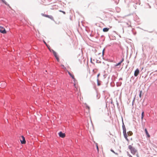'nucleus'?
Here are the masks:
<instances>
[{"label":"nucleus","mask_w":157,"mask_h":157,"mask_svg":"<svg viewBox=\"0 0 157 157\" xmlns=\"http://www.w3.org/2000/svg\"><path fill=\"white\" fill-rule=\"evenodd\" d=\"M144 111H142L141 113V116L144 117Z\"/></svg>","instance_id":"393cba45"},{"label":"nucleus","mask_w":157,"mask_h":157,"mask_svg":"<svg viewBox=\"0 0 157 157\" xmlns=\"http://www.w3.org/2000/svg\"><path fill=\"white\" fill-rule=\"evenodd\" d=\"M41 15L43 16H44L45 17H48V15H46V14H44L43 13H41Z\"/></svg>","instance_id":"ddd939ff"},{"label":"nucleus","mask_w":157,"mask_h":157,"mask_svg":"<svg viewBox=\"0 0 157 157\" xmlns=\"http://www.w3.org/2000/svg\"><path fill=\"white\" fill-rule=\"evenodd\" d=\"M100 75V73H99L98 75H97V77L98 78V77L99 76V75Z\"/></svg>","instance_id":"4c0bfd02"},{"label":"nucleus","mask_w":157,"mask_h":157,"mask_svg":"<svg viewBox=\"0 0 157 157\" xmlns=\"http://www.w3.org/2000/svg\"><path fill=\"white\" fill-rule=\"evenodd\" d=\"M58 134L59 137L61 138H64L65 136V134L64 133H63L62 132H60Z\"/></svg>","instance_id":"20e7f679"},{"label":"nucleus","mask_w":157,"mask_h":157,"mask_svg":"<svg viewBox=\"0 0 157 157\" xmlns=\"http://www.w3.org/2000/svg\"><path fill=\"white\" fill-rule=\"evenodd\" d=\"M56 59L57 61L58 62H59V57H58V56H57V57H56Z\"/></svg>","instance_id":"412c9836"},{"label":"nucleus","mask_w":157,"mask_h":157,"mask_svg":"<svg viewBox=\"0 0 157 157\" xmlns=\"http://www.w3.org/2000/svg\"><path fill=\"white\" fill-rule=\"evenodd\" d=\"M43 42H44V43L45 44V45H46V44H47L46 42L44 41V40H43Z\"/></svg>","instance_id":"58836bf2"},{"label":"nucleus","mask_w":157,"mask_h":157,"mask_svg":"<svg viewBox=\"0 0 157 157\" xmlns=\"http://www.w3.org/2000/svg\"><path fill=\"white\" fill-rule=\"evenodd\" d=\"M144 117H142V116H141V121H143V119Z\"/></svg>","instance_id":"f704fd0d"},{"label":"nucleus","mask_w":157,"mask_h":157,"mask_svg":"<svg viewBox=\"0 0 157 157\" xmlns=\"http://www.w3.org/2000/svg\"><path fill=\"white\" fill-rule=\"evenodd\" d=\"M126 25H128V27H130L131 26L130 25H128V23H126Z\"/></svg>","instance_id":"72a5a7b5"},{"label":"nucleus","mask_w":157,"mask_h":157,"mask_svg":"<svg viewBox=\"0 0 157 157\" xmlns=\"http://www.w3.org/2000/svg\"><path fill=\"white\" fill-rule=\"evenodd\" d=\"M122 128H123V132H126V129L125 128V125H124L122 118Z\"/></svg>","instance_id":"39448f33"},{"label":"nucleus","mask_w":157,"mask_h":157,"mask_svg":"<svg viewBox=\"0 0 157 157\" xmlns=\"http://www.w3.org/2000/svg\"><path fill=\"white\" fill-rule=\"evenodd\" d=\"M111 151L112 152H113V153H114L115 154H116V155H117V154H118L117 153H116L114 151H113V150H112V149H111Z\"/></svg>","instance_id":"a878e982"},{"label":"nucleus","mask_w":157,"mask_h":157,"mask_svg":"<svg viewBox=\"0 0 157 157\" xmlns=\"http://www.w3.org/2000/svg\"><path fill=\"white\" fill-rule=\"evenodd\" d=\"M121 62H119L118 63H117L115 65V66H120V65H121Z\"/></svg>","instance_id":"4468645a"},{"label":"nucleus","mask_w":157,"mask_h":157,"mask_svg":"<svg viewBox=\"0 0 157 157\" xmlns=\"http://www.w3.org/2000/svg\"><path fill=\"white\" fill-rule=\"evenodd\" d=\"M59 11L60 12H62V13H63L64 14H65V13H66L65 12H64V11H62V10H59Z\"/></svg>","instance_id":"bb28decb"},{"label":"nucleus","mask_w":157,"mask_h":157,"mask_svg":"<svg viewBox=\"0 0 157 157\" xmlns=\"http://www.w3.org/2000/svg\"><path fill=\"white\" fill-rule=\"evenodd\" d=\"M139 73V70L138 68H137L135 71L134 73V75L135 77L137 76Z\"/></svg>","instance_id":"0eeeda50"},{"label":"nucleus","mask_w":157,"mask_h":157,"mask_svg":"<svg viewBox=\"0 0 157 157\" xmlns=\"http://www.w3.org/2000/svg\"><path fill=\"white\" fill-rule=\"evenodd\" d=\"M48 17L50 18L51 20H52L54 21H55V20L53 18V17L52 15H48Z\"/></svg>","instance_id":"9b49d317"},{"label":"nucleus","mask_w":157,"mask_h":157,"mask_svg":"<svg viewBox=\"0 0 157 157\" xmlns=\"http://www.w3.org/2000/svg\"><path fill=\"white\" fill-rule=\"evenodd\" d=\"M0 32L3 34H5L6 33L5 29L2 26H0Z\"/></svg>","instance_id":"7ed1b4c3"},{"label":"nucleus","mask_w":157,"mask_h":157,"mask_svg":"<svg viewBox=\"0 0 157 157\" xmlns=\"http://www.w3.org/2000/svg\"><path fill=\"white\" fill-rule=\"evenodd\" d=\"M56 59L57 61L58 62H59V57H58V56H57V57H56Z\"/></svg>","instance_id":"4be33fe9"},{"label":"nucleus","mask_w":157,"mask_h":157,"mask_svg":"<svg viewBox=\"0 0 157 157\" xmlns=\"http://www.w3.org/2000/svg\"><path fill=\"white\" fill-rule=\"evenodd\" d=\"M51 52H52L53 53H54V52H55L53 49H51L50 50H49Z\"/></svg>","instance_id":"5701e85b"},{"label":"nucleus","mask_w":157,"mask_h":157,"mask_svg":"<svg viewBox=\"0 0 157 157\" xmlns=\"http://www.w3.org/2000/svg\"><path fill=\"white\" fill-rule=\"evenodd\" d=\"M129 156V157H132L129 154L128 155Z\"/></svg>","instance_id":"ea45409f"},{"label":"nucleus","mask_w":157,"mask_h":157,"mask_svg":"<svg viewBox=\"0 0 157 157\" xmlns=\"http://www.w3.org/2000/svg\"><path fill=\"white\" fill-rule=\"evenodd\" d=\"M133 101H134V100H133V102H132V105H133Z\"/></svg>","instance_id":"c03bdc74"},{"label":"nucleus","mask_w":157,"mask_h":157,"mask_svg":"<svg viewBox=\"0 0 157 157\" xmlns=\"http://www.w3.org/2000/svg\"><path fill=\"white\" fill-rule=\"evenodd\" d=\"M145 132L146 135L147 136V137H150V135L148 133V131H147V129L146 128L145 129Z\"/></svg>","instance_id":"1a4fd4ad"},{"label":"nucleus","mask_w":157,"mask_h":157,"mask_svg":"<svg viewBox=\"0 0 157 157\" xmlns=\"http://www.w3.org/2000/svg\"><path fill=\"white\" fill-rule=\"evenodd\" d=\"M100 97V96H99L98 94H97V99H98Z\"/></svg>","instance_id":"c756f323"},{"label":"nucleus","mask_w":157,"mask_h":157,"mask_svg":"<svg viewBox=\"0 0 157 157\" xmlns=\"http://www.w3.org/2000/svg\"><path fill=\"white\" fill-rule=\"evenodd\" d=\"M2 84H3V86H2V87H4L6 86V83L5 82H3L2 83ZM1 84H0V85H1Z\"/></svg>","instance_id":"2eb2a0df"},{"label":"nucleus","mask_w":157,"mask_h":157,"mask_svg":"<svg viewBox=\"0 0 157 157\" xmlns=\"http://www.w3.org/2000/svg\"><path fill=\"white\" fill-rule=\"evenodd\" d=\"M97 85H98V86H100V84L99 82V80H98V78L97 79Z\"/></svg>","instance_id":"b1692460"},{"label":"nucleus","mask_w":157,"mask_h":157,"mask_svg":"<svg viewBox=\"0 0 157 157\" xmlns=\"http://www.w3.org/2000/svg\"><path fill=\"white\" fill-rule=\"evenodd\" d=\"M116 102H117V107H118V106L119 105V103L117 100H116Z\"/></svg>","instance_id":"7c9ffc66"},{"label":"nucleus","mask_w":157,"mask_h":157,"mask_svg":"<svg viewBox=\"0 0 157 157\" xmlns=\"http://www.w3.org/2000/svg\"><path fill=\"white\" fill-rule=\"evenodd\" d=\"M96 147L98 151V147L97 145V144L96 143Z\"/></svg>","instance_id":"473e14b6"},{"label":"nucleus","mask_w":157,"mask_h":157,"mask_svg":"<svg viewBox=\"0 0 157 157\" xmlns=\"http://www.w3.org/2000/svg\"><path fill=\"white\" fill-rule=\"evenodd\" d=\"M1 0L2 1V2L3 3H4L6 5H7V2H6V1L5 0Z\"/></svg>","instance_id":"6ab92c4d"},{"label":"nucleus","mask_w":157,"mask_h":157,"mask_svg":"<svg viewBox=\"0 0 157 157\" xmlns=\"http://www.w3.org/2000/svg\"><path fill=\"white\" fill-rule=\"evenodd\" d=\"M105 51V49L104 48L102 51V55L103 56L104 53V52Z\"/></svg>","instance_id":"cd10ccee"},{"label":"nucleus","mask_w":157,"mask_h":157,"mask_svg":"<svg viewBox=\"0 0 157 157\" xmlns=\"http://www.w3.org/2000/svg\"><path fill=\"white\" fill-rule=\"evenodd\" d=\"M46 46H47L48 48V49L49 50H50L51 49L50 47V46L49 45L46 44Z\"/></svg>","instance_id":"aec40b11"},{"label":"nucleus","mask_w":157,"mask_h":157,"mask_svg":"<svg viewBox=\"0 0 157 157\" xmlns=\"http://www.w3.org/2000/svg\"><path fill=\"white\" fill-rule=\"evenodd\" d=\"M96 63H101V61L98 62V60H97L96 61Z\"/></svg>","instance_id":"c9c22d12"},{"label":"nucleus","mask_w":157,"mask_h":157,"mask_svg":"<svg viewBox=\"0 0 157 157\" xmlns=\"http://www.w3.org/2000/svg\"><path fill=\"white\" fill-rule=\"evenodd\" d=\"M127 134L129 136H131L132 134V132L131 131H129L128 132Z\"/></svg>","instance_id":"f8f14e48"},{"label":"nucleus","mask_w":157,"mask_h":157,"mask_svg":"<svg viewBox=\"0 0 157 157\" xmlns=\"http://www.w3.org/2000/svg\"><path fill=\"white\" fill-rule=\"evenodd\" d=\"M67 72L68 74L72 78L74 82H75L76 80L75 78L74 75H73L69 71H68Z\"/></svg>","instance_id":"423d86ee"},{"label":"nucleus","mask_w":157,"mask_h":157,"mask_svg":"<svg viewBox=\"0 0 157 157\" xmlns=\"http://www.w3.org/2000/svg\"><path fill=\"white\" fill-rule=\"evenodd\" d=\"M123 133L124 136V137L125 138L126 140H127L128 142L129 140L128 139L127 137V135L126 132H123Z\"/></svg>","instance_id":"6e6552de"},{"label":"nucleus","mask_w":157,"mask_h":157,"mask_svg":"<svg viewBox=\"0 0 157 157\" xmlns=\"http://www.w3.org/2000/svg\"><path fill=\"white\" fill-rule=\"evenodd\" d=\"M128 148L129 149L133 155H134L137 152V150L131 145H129L128 146Z\"/></svg>","instance_id":"f257e3e1"},{"label":"nucleus","mask_w":157,"mask_h":157,"mask_svg":"<svg viewBox=\"0 0 157 157\" xmlns=\"http://www.w3.org/2000/svg\"><path fill=\"white\" fill-rule=\"evenodd\" d=\"M74 85L75 86V84H74Z\"/></svg>","instance_id":"49530a36"},{"label":"nucleus","mask_w":157,"mask_h":157,"mask_svg":"<svg viewBox=\"0 0 157 157\" xmlns=\"http://www.w3.org/2000/svg\"><path fill=\"white\" fill-rule=\"evenodd\" d=\"M62 67H64V65H62Z\"/></svg>","instance_id":"a18cd8bd"},{"label":"nucleus","mask_w":157,"mask_h":157,"mask_svg":"<svg viewBox=\"0 0 157 157\" xmlns=\"http://www.w3.org/2000/svg\"><path fill=\"white\" fill-rule=\"evenodd\" d=\"M109 29L107 28H104L103 29V31L104 32H107Z\"/></svg>","instance_id":"9d476101"},{"label":"nucleus","mask_w":157,"mask_h":157,"mask_svg":"<svg viewBox=\"0 0 157 157\" xmlns=\"http://www.w3.org/2000/svg\"><path fill=\"white\" fill-rule=\"evenodd\" d=\"M1 0L2 1V2L3 3H4L6 5H7V2H6V1L5 0Z\"/></svg>","instance_id":"a211bd4d"},{"label":"nucleus","mask_w":157,"mask_h":157,"mask_svg":"<svg viewBox=\"0 0 157 157\" xmlns=\"http://www.w3.org/2000/svg\"><path fill=\"white\" fill-rule=\"evenodd\" d=\"M20 140L22 144H25L26 143L25 138L23 136H21L20 138Z\"/></svg>","instance_id":"f03ea898"},{"label":"nucleus","mask_w":157,"mask_h":157,"mask_svg":"<svg viewBox=\"0 0 157 157\" xmlns=\"http://www.w3.org/2000/svg\"><path fill=\"white\" fill-rule=\"evenodd\" d=\"M90 62H91L92 63H93L92 61V58H90Z\"/></svg>","instance_id":"79ce46f5"},{"label":"nucleus","mask_w":157,"mask_h":157,"mask_svg":"<svg viewBox=\"0 0 157 157\" xmlns=\"http://www.w3.org/2000/svg\"><path fill=\"white\" fill-rule=\"evenodd\" d=\"M122 78H121L119 79V80H122Z\"/></svg>","instance_id":"37998d69"},{"label":"nucleus","mask_w":157,"mask_h":157,"mask_svg":"<svg viewBox=\"0 0 157 157\" xmlns=\"http://www.w3.org/2000/svg\"><path fill=\"white\" fill-rule=\"evenodd\" d=\"M86 108L88 109H90V107L87 105H86Z\"/></svg>","instance_id":"2f4dec72"},{"label":"nucleus","mask_w":157,"mask_h":157,"mask_svg":"<svg viewBox=\"0 0 157 157\" xmlns=\"http://www.w3.org/2000/svg\"><path fill=\"white\" fill-rule=\"evenodd\" d=\"M146 31L149 33H152L153 32V31Z\"/></svg>","instance_id":"e433bc0d"},{"label":"nucleus","mask_w":157,"mask_h":157,"mask_svg":"<svg viewBox=\"0 0 157 157\" xmlns=\"http://www.w3.org/2000/svg\"><path fill=\"white\" fill-rule=\"evenodd\" d=\"M124 59L123 58H122V59L121 60V61H120V62H121V63L123 61H124Z\"/></svg>","instance_id":"c85d7f7f"},{"label":"nucleus","mask_w":157,"mask_h":157,"mask_svg":"<svg viewBox=\"0 0 157 157\" xmlns=\"http://www.w3.org/2000/svg\"><path fill=\"white\" fill-rule=\"evenodd\" d=\"M142 92V91H140V93H139V96L140 98H141V97Z\"/></svg>","instance_id":"dca6fc26"},{"label":"nucleus","mask_w":157,"mask_h":157,"mask_svg":"<svg viewBox=\"0 0 157 157\" xmlns=\"http://www.w3.org/2000/svg\"><path fill=\"white\" fill-rule=\"evenodd\" d=\"M53 55L54 56L56 57H57L58 56V55H57V53L55 52H54V53H53Z\"/></svg>","instance_id":"f3484780"},{"label":"nucleus","mask_w":157,"mask_h":157,"mask_svg":"<svg viewBox=\"0 0 157 157\" xmlns=\"http://www.w3.org/2000/svg\"><path fill=\"white\" fill-rule=\"evenodd\" d=\"M110 103H111V104H112V103H113V101H112V100H111V101H110Z\"/></svg>","instance_id":"a19ab883"}]
</instances>
